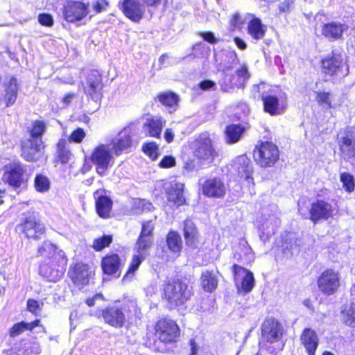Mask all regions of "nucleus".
<instances>
[{
	"instance_id": "f257e3e1",
	"label": "nucleus",
	"mask_w": 355,
	"mask_h": 355,
	"mask_svg": "<svg viewBox=\"0 0 355 355\" xmlns=\"http://www.w3.org/2000/svg\"><path fill=\"white\" fill-rule=\"evenodd\" d=\"M140 315L141 310L133 300L107 306L101 313L104 322L114 328H121L126 322L136 321Z\"/></svg>"
},
{
	"instance_id": "f03ea898",
	"label": "nucleus",
	"mask_w": 355,
	"mask_h": 355,
	"mask_svg": "<svg viewBox=\"0 0 355 355\" xmlns=\"http://www.w3.org/2000/svg\"><path fill=\"white\" fill-rule=\"evenodd\" d=\"M265 84L260 83L253 86V92L261 94V99L263 104V110L272 116L280 115L287 108V96L285 92L275 88L265 92Z\"/></svg>"
},
{
	"instance_id": "7ed1b4c3",
	"label": "nucleus",
	"mask_w": 355,
	"mask_h": 355,
	"mask_svg": "<svg viewBox=\"0 0 355 355\" xmlns=\"http://www.w3.org/2000/svg\"><path fill=\"white\" fill-rule=\"evenodd\" d=\"M163 297L166 300L170 309L185 304L191 297V291L189 286L181 280L169 281L163 287Z\"/></svg>"
},
{
	"instance_id": "20e7f679",
	"label": "nucleus",
	"mask_w": 355,
	"mask_h": 355,
	"mask_svg": "<svg viewBox=\"0 0 355 355\" xmlns=\"http://www.w3.org/2000/svg\"><path fill=\"white\" fill-rule=\"evenodd\" d=\"M340 157L352 164L355 163V127H347L337 136Z\"/></svg>"
},
{
	"instance_id": "39448f33",
	"label": "nucleus",
	"mask_w": 355,
	"mask_h": 355,
	"mask_svg": "<svg viewBox=\"0 0 355 355\" xmlns=\"http://www.w3.org/2000/svg\"><path fill=\"white\" fill-rule=\"evenodd\" d=\"M153 243V239L146 238L139 236L137 241L135 252L132 261L123 278L124 282L130 280L133 276L135 271L139 268L142 261L148 255V251L150 249Z\"/></svg>"
},
{
	"instance_id": "423d86ee",
	"label": "nucleus",
	"mask_w": 355,
	"mask_h": 355,
	"mask_svg": "<svg viewBox=\"0 0 355 355\" xmlns=\"http://www.w3.org/2000/svg\"><path fill=\"white\" fill-rule=\"evenodd\" d=\"M279 151L277 146L272 142L261 143L254 150V158L261 167H272L278 161Z\"/></svg>"
},
{
	"instance_id": "0eeeda50",
	"label": "nucleus",
	"mask_w": 355,
	"mask_h": 355,
	"mask_svg": "<svg viewBox=\"0 0 355 355\" xmlns=\"http://www.w3.org/2000/svg\"><path fill=\"white\" fill-rule=\"evenodd\" d=\"M341 276L339 272L333 269H326L317 279L319 291L324 295H334L340 286Z\"/></svg>"
},
{
	"instance_id": "6e6552de",
	"label": "nucleus",
	"mask_w": 355,
	"mask_h": 355,
	"mask_svg": "<svg viewBox=\"0 0 355 355\" xmlns=\"http://www.w3.org/2000/svg\"><path fill=\"white\" fill-rule=\"evenodd\" d=\"M107 144H101L93 151L91 160L101 176L106 175L107 170L114 164V159Z\"/></svg>"
},
{
	"instance_id": "1a4fd4ad",
	"label": "nucleus",
	"mask_w": 355,
	"mask_h": 355,
	"mask_svg": "<svg viewBox=\"0 0 355 355\" xmlns=\"http://www.w3.org/2000/svg\"><path fill=\"white\" fill-rule=\"evenodd\" d=\"M28 239L39 240L45 233V226L38 216L33 213L27 215L18 225Z\"/></svg>"
},
{
	"instance_id": "9d476101",
	"label": "nucleus",
	"mask_w": 355,
	"mask_h": 355,
	"mask_svg": "<svg viewBox=\"0 0 355 355\" xmlns=\"http://www.w3.org/2000/svg\"><path fill=\"white\" fill-rule=\"evenodd\" d=\"M193 155L201 162L207 164L214 160L217 156V153L208 135L202 134L199 137L196 141Z\"/></svg>"
},
{
	"instance_id": "9b49d317",
	"label": "nucleus",
	"mask_w": 355,
	"mask_h": 355,
	"mask_svg": "<svg viewBox=\"0 0 355 355\" xmlns=\"http://www.w3.org/2000/svg\"><path fill=\"white\" fill-rule=\"evenodd\" d=\"M322 69L323 73L329 76H345L348 73V67L342 55L334 53L322 59Z\"/></svg>"
},
{
	"instance_id": "f8f14e48",
	"label": "nucleus",
	"mask_w": 355,
	"mask_h": 355,
	"mask_svg": "<svg viewBox=\"0 0 355 355\" xmlns=\"http://www.w3.org/2000/svg\"><path fill=\"white\" fill-rule=\"evenodd\" d=\"M179 334L177 324L171 320L163 319L157 322L156 335L162 343H172L175 340Z\"/></svg>"
},
{
	"instance_id": "ddd939ff",
	"label": "nucleus",
	"mask_w": 355,
	"mask_h": 355,
	"mask_svg": "<svg viewBox=\"0 0 355 355\" xmlns=\"http://www.w3.org/2000/svg\"><path fill=\"white\" fill-rule=\"evenodd\" d=\"M119 6L124 15L134 22L139 21L146 12L145 6L138 0H122Z\"/></svg>"
},
{
	"instance_id": "4468645a",
	"label": "nucleus",
	"mask_w": 355,
	"mask_h": 355,
	"mask_svg": "<svg viewBox=\"0 0 355 355\" xmlns=\"http://www.w3.org/2000/svg\"><path fill=\"white\" fill-rule=\"evenodd\" d=\"M131 137L130 130L124 128L107 145L112 153L119 156L132 146V140Z\"/></svg>"
},
{
	"instance_id": "2eb2a0df",
	"label": "nucleus",
	"mask_w": 355,
	"mask_h": 355,
	"mask_svg": "<svg viewBox=\"0 0 355 355\" xmlns=\"http://www.w3.org/2000/svg\"><path fill=\"white\" fill-rule=\"evenodd\" d=\"M261 334L266 341L271 343H275L282 337L283 327L275 319L268 318L262 324Z\"/></svg>"
},
{
	"instance_id": "dca6fc26",
	"label": "nucleus",
	"mask_w": 355,
	"mask_h": 355,
	"mask_svg": "<svg viewBox=\"0 0 355 355\" xmlns=\"http://www.w3.org/2000/svg\"><path fill=\"white\" fill-rule=\"evenodd\" d=\"M89 13L88 7L81 1H71L64 8V18L69 22L80 21Z\"/></svg>"
},
{
	"instance_id": "f3484780",
	"label": "nucleus",
	"mask_w": 355,
	"mask_h": 355,
	"mask_svg": "<svg viewBox=\"0 0 355 355\" xmlns=\"http://www.w3.org/2000/svg\"><path fill=\"white\" fill-rule=\"evenodd\" d=\"M270 210L272 211V214H264L263 221L259 227L260 230L263 232V234H266L267 237L274 234L275 230L281 223L277 206L276 205H270Z\"/></svg>"
},
{
	"instance_id": "a211bd4d",
	"label": "nucleus",
	"mask_w": 355,
	"mask_h": 355,
	"mask_svg": "<svg viewBox=\"0 0 355 355\" xmlns=\"http://www.w3.org/2000/svg\"><path fill=\"white\" fill-rule=\"evenodd\" d=\"M333 211L331 204L322 200H317L311 204L309 218L313 223L327 220L332 216Z\"/></svg>"
},
{
	"instance_id": "6ab92c4d",
	"label": "nucleus",
	"mask_w": 355,
	"mask_h": 355,
	"mask_svg": "<svg viewBox=\"0 0 355 355\" xmlns=\"http://www.w3.org/2000/svg\"><path fill=\"white\" fill-rule=\"evenodd\" d=\"M44 148L41 138L28 139L21 146L22 156L27 161H36L42 154Z\"/></svg>"
},
{
	"instance_id": "aec40b11",
	"label": "nucleus",
	"mask_w": 355,
	"mask_h": 355,
	"mask_svg": "<svg viewBox=\"0 0 355 355\" xmlns=\"http://www.w3.org/2000/svg\"><path fill=\"white\" fill-rule=\"evenodd\" d=\"M103 89L102 78L97 71H91L87 78L85 92L89 95L94 101H98L101 98Z\"/></svg>"
},
{
	"instance_id": "412c9836",
	"label": "nucleus",
	"mask_w": 355,
	"mask_h": 355,
	"mask_svg": "<svg viewBox=\"0 0 355 355\" xmlns=\"http://www.w3.org/2000/svg\"><path fill=\"white\" fill-rule=\"evenodd\" d=\"M3 180L15 188L21 186L24 181V170L21 164L15 163L7 166L3 176Z\"/></svg>"
},
{
	"instance_id": "4be33fe9",
	"label": "nucleus",
	"mask_w": 355,
	"mask_h": 355,
	"mask_svg": "<svg viewBox=\"0 0 355 355\" xmlns=\"http://www.w3.org/2000/svg\"><path fill=\"white\" fill-rule=\"evenodd\" d=\"M37 254L41 257L48 258L49 260H52L53 262L60 263V266L67 264L64 252L58 250L57 247L50 241H44L39 248Z\"/></svg>"
},
{
	"instance_id": "5701e85b",
	"label": "nucleus",
	"mask_w": 355,
	"mask_h": 355,
	"mask_svg": "<svg viewBox=\"0 0 355 355\" xmlns=\"http://www.w3.org/2000/svg\"><path fill=\"white\" fill-rule=\"evenodd\" d=\"M60 263L53 262L52 260H46L40 267V273L50 282L59 280L64 275V266Z\"/></svg>"
},
{
	"instance_id": "b1692460",
	"label": "nucleus",
	"mask_w": 355,
	"mask_h": 355,
	"mask_svg": "<svg viewBox=\"0 0 355 355\" xmlns=\"http://www.w3.org/2000/svg\"><path fill=\"white\" fill-rule=\"evenodd\" d=\"M96 209L98 216L103 218L110 217L112 207V201L107 196L105 190L99 189L94 193Z\"/></svg>"
},
{
	"instance_id": "393cba45",
	"label": "nucleus",
	"mask_w": 355,
	"mask_h": 355,
	"mask_svg": "<svg viewBox=\"0 0 355 355\" xmlns=\"http://www.w3.org/2000/svg\"><path fill=\"white\" fill-rule=\"evenodd\" d=\"M232 268L236 283L238 284L239 279L242 278L241 290L245 293L250 292L254 286V279L252 272L236 264L233 265Z\"/></svg>"
},
{
	"instance_id": "a878e982",
	"label": "nucleus",
	"mask_w": 355,
	"mask_h": 355,
	"mask_svg": "<svg viewBox=\"0 0 355 355\" xmlns=\"http://www.w3.org/2000/svg\"><path fill=\"white\" fill-rule=\"evenodd\" d=\"M225 191V186L219 178H210L202 185V193L209 197L223 198Z\"/></svg>"
},
{
	"instance_id": "bb28decb",
	"label": "nucleus",
	"mask_w": 355,
	"mask_h": 355,
	"mask_svg": "<svg viewBox=\"0 0 355 355\" xmlns=\"http://www.w3.org/2000/svg\"><path fill=\"white\" fill-rule=\"evenodd\" d=\"M69 275L76 285L82 287L89 283L92 271L89 270L87 265L78 263L72 270L69 272Z\"/></svg>"
},
{
	"instance_id": "cd10ccee",
	"label": "nucleus",
	"mask_w": 355,
	"mask_h": 355,
	"mask_svg": "<svg viewBox=\"0 0 355 355\" xmlns=\"http://www.w3.org/2000/svg\"><path fill=\"white\" fill-rule=\"evenodd\" d=\"M348 30V26L340 22L333 21L323 24L322 34L329 41L339 40L344 32Z\"/></svg>"
},
{
	"instance_id": "c85d7f7f",
	"label": "nucleus",
	"mask_w": 355,
	"mask_h": 355,
	"mask_svg": "<svg viewBox=\"0 0 355 355\" xmlns=\"http://www.w3.org/2000/svg\"><path fill=\"white\" fill-rule=\"evenodd\" d=\"M3 87L4 92L3 101L6 107H10L15 103L18 95L19 87L17 78L12 77L8 80H6Z\"/></svg>"
},
{
	"instance_id": "c756f323",
	"label": "nucleus",
	"mask_w": 355,
	"mask_h": 355,
	"mask_svg": "<svg viewBox=\"0 0 355 355\" xmlns=\"http://www.w3.org/2000/svg\"><path fill=\"white\" fill-rule=\"evenodd\" d=\"M183 184L175 182H171L169 186L166 188L168 200L173 202L174 205L178 207L183 205L185 202V198L183 196Z\"/></svg>"
},
{
	"instance_id": "7c9ffc66",
	"label": "nucleus",
	"mask_w": 355,
	"mask_h": 355,
	"mask_svg": "<svg viewBox=\"0 0 355 355\" xmlns=\"http://www.w3.org/2000/svg\"><path fill=\"white\" fill-rule=\"evenodd\" d=\"M300 338L308 354L315 355V352L318 345V338L315 331L306 328L303 331Z\"/></svg>"
},
{
	"instance_id": "2f4dec72",
	"label": "nucleus",
	"mask_w": 355,
	"mask_h": 355,
	"mask_svg": "<svg viewBox=\"0 0 355 355\" xmlns=\"http://www.w3.org/2000/svg\"><path fill=\"white\" fill-rule=\"evenodd\" d=\"M13 350L17 355L39 354L41 352L40 344L35 340H23L16 345Z\"/></svg>"
},
{
	"instance_id": "473e14b6",
	"label": "nucleus",
	"mask_w": 355,
	"mask_h": 355,
	"mask_svg": "<svg viewBox=\"0 0 355 355\" xmlns=\"http://www.w3.org/2000/svg\"><path fill=\"white\" fill-rule=\"evenodd\" d=\"M101 265L104 273L114 275L120 270L123 263L117 254H113L104 257Z\"/></svg>"
},
{
	"instance_id": "72a5a7b5",
	"label": "nucleus",
	"mask_w": 355,
	"mask_h": 355,
	"mask_svg": "<svg viewBox=\"0 0 355 355\" xmlns=\"http://www.w3.org/2000/svg\"><path fill=\"white\" fill-rule=\"evenodd\" d=\"M233 166L241 178L245 180L251 178L252 167L250 164V160L246 156L241 155L236 157Z\"/></svg>"
},
{
	"instance_id": "f704fd0d",
	"label": "nucleus",
	"mask_w": 355,
	"mask_h": 355,
	"mask_svg": "<svg viewBox=\"0 0 355 355\" xmlns=\"http://www.w3.org/2000/svg\"><path fill=\"white\" fill-rule=\"evenodd\" d=\"M165 123V120L161 118L149 119L144 124L143 130L150 137H159Z\"/></svg>"
},
{
	"instance_id": "c9c22d12",
	"label": "nucleus",
	"mask_w": 355,
	"mask_h": 355,
	"mask_svg": "<svg viewBox=\"0 0 355 355\" xmlns=\"http://www.w3.org/2000/svg\"><path fill=\"white\" fill-rule=\"evenodd\" d=\"M220 70L223 72V77L218 83L223 92H230L236 87V77L231 76L229 73L232 70V67L221 66Z\"/></svg>"
},
{
	"instance_id": "e433bc0d",
	"label": "nucleus",
	"mask_w": 355,
	"mask_h": 355,
	"mask_svg": "<svg viewBox=\"0 0 355 355\" xmlns=\"http://www.w3.org/2000/svg\"><path fill=\"white\" fill-rule=\"evenodd\" d=\"M184 236L187 245L196 247L198 241V232L195 224L191 220H186L184 223Z\"/></svg>"
},
{
	"instance_id": "4c0bfd02",
	"label": "nucleus",
	"mask_w": 355,
	"mask_h": 355,
	"mask_svg": "<svg viewBox=\"0 0 355 355\" xmlns=\"http://www.w3.org/2000/svg\"><path fill=\"white\" fill-rule=\"evenodd\" d=\"M266 31V26L262 24L261 20L258 18H253L248 23V34L254 40L262 39L265 35Z\"/></svg>"
},
{
	"instance_id": "58836bf2",
	"label": "nucleus",
	"mask_w": 355,
	"mask_h": 355,
	"mask_svg": "<svg viewBox=\"0 0 355 355\" xmlns=\"http://www.w3.org/2000/svg\"><path fill=\"white\" fill-rule=\"evenodd\" d=\"M234 258L245 263L250 262L253 259L252 249L247 241L243 240L239 243V250L236 251Z\"/></svg>"
},
{
	"instance_id": "ea45409f",
	"label": "nucleus",
	"mask_w": 355,
	"mask_h": 355,
	"mask_svg": "<svg viewBox=\"0 0 355 355\" xmlns=\"http://www.w3.org/2000/svg\"><path fill=\"white\" fill-rule=\"evenodd\" d=\"M244 132V128L240 125H230L226 128V141L229 144L237 142Z\"/></svg>"
},
{
	"instance_id": "a19ab883",
	"label": "nucleus",
	"mask_w": 355,
	"mask_h": 355,
	"mask_svg": "<svg viewBox=\"0 0 355 355\" xmlns=\"http://www.w3.org/2000/svg\"><path fill=\"white\" fill-rule=\"evenodd\" d=\"M157 98L163 105L168 107L177 106L179 101V96L172 92H162Z\"/></svg>"
},
{
	"instance_id": "79ce46f5",
	"label": "nucleus",
	"mask_w": 355,
	"mask_h": 355,
	"mask_svg": "<svg viewBox=\"0 0 355 355\" xmlns=\"http://www.w3.org/2000/svg\"><path fill=\"white\" fill-rule=\"evenodd\" d=\"M202 288L207 292L214 291L218 285V280L215 275L209 271L202 272L201 275Z\"/></svg>"
},
{
	"instance_id": "37998d69",
	"label": "nucleus",
	"mask_w": 355,
	"mask_h": 355,
	"mask_svg": "<svg viewBox=\"0 0 355 355\" xmlns=\"http://www.w3.org/2000/svg\"><path fill=\"white\" fill-rule=\"evenodd\" d=\"M40 320H36L32 322H19L15 324L10 330V336L12 337L17 336L25 330H32L35 327L38 326Z\"/></svg>"
},
{
	"instance_id": "c03bdc74",
	"label": "nucleus",
	"mask_w": 355,
	"mask_h": 355,
	"mask_svg": "<svg viewBox=\"0 0 355 355\" xmlns=\"http://www.w3.org/2000/svg\"><path fill=\"white\" fill-rule=\"evenodd\" d=\"M342 317L347 325L355 327V304L345 306L342 311Z\"/></svg>"
},
{
	"instance_id": "a18cd8bd",
	"label": "nucleus",
	"mask_w": 355,
	"mask_h": 355,
	"mask_svg": "<svg viewBox=\"0 0 355 355\" xmlns=\"http://www.w3.org/2000/svg\"><path fill=\"white\" fill-rule=\"evenodd\" d=\"M167 245L173 252H179L182 248V241L180 235L175 232H171L167 236Z\"/></svg>"
},
{
	"instance_id": "49530a36",
	"label": "nucleus",
	"mask_w": 355,
	"mask_h": 355,
	"mask_svg": "<svg viewBox=\"0 0 355 355\" xmlns=\"http://www.w3.org/2000/svg\"><path fill=\"white\" fill-rule=\"evenodd\" d=\"M46 130V124L43 121L37 120L33 123L30 130L31 139L41 138Z\"/></svg>"
},
{
	"instance_id": "de8ad7c7",
	"label": "nucleus",
	"mask_w": 355,
	"mask_h": 355,
	"mask_svg": "<svg viewBox=\"0 0 355 355\" xmlns=\"http://www.w3.org/2000/svg\"><path fill=\"white\" fill-rule=\"evenodd\" d=\"M236 87L240 88L244 87L246 81L250 78V73L248 72V67L243 64L240 69L236 71Z\"/></svg>"
},
{
	"instance_id": "09e8293b",
	"label": "nucleus",
	"mask_w": 355,
	"mask_h": 355,
	"mask_svg": "<svg viewBox=\"0 0 355 355\" xmlns=\"http://www.w3.org/2000/svg\"><path fill=\"white\" fill-rule=\"evenodd\" d=\"M35 187L39 192L47 191L50 187V182L46 176L37 175L35 178Z\"/></svg>"
},
{
	"instance_id": "8fccbe9b",
	"label": "nucleus",
	"mask_w": 355,
	"mask_h": 355,
	"mask_svg": "<svg viewBox=\"0 0 355 355\" xmlns=\"http://www.w3.org/2000/svg\"><path fill=\"white\" fill-rule=\"evenodd\" d=\"M340 181L345 189L348 192H352L355 187V180L352 175L348 173L340 174Z\"/></svg>"
},
{
	"instance_id": "3c124183",
	"label": "nucleus",
	"mask_w": 355,
	"mask_h": 355,
	"mask_svg": "<svg viewBox=\"0 0 355 355\" xmlns=\"http://www.w3.org/2000/svg\"><path fill=\"white\" fill-rule=\"evenodd\" d=\"M112 241V236L104 235L102 237L96 239L94 241L92 246L96 251H100V250H103V248H105V247L109 246V245L111 243Z\"/></svg>"
},
{
	"instance_id": "603ef678",
	"label": "nucleus",
	"mask_w": 355,
	"mask_h": 355,
	"mask_svg": "<svg viewBox=\"0 0 355 355\" xmlns=\"http://www.w3.org/2000/svg\"><path fill=\"white\" fill-rule=\"evenodd\" d=\"M134 208L137 213L151 211L153 209L152 203L144 199H136L134 201Z\"/></svg>"
},
{
	"instance_id": "864d4df0",
	"label": "nucleus",
	"mask_w": 355,
	"mask_h": 355,
	"mask_svg": "<svg viewBox=\"0 0 355 355\" xmlns=\"http://www.w3.org/2000/svg\"><path fill=\"white\" fill-rule=\"evenodd\" d=\"M141 231L139 234L140 236L153 239V232L154 230V223L151 220L144 221L141 223Z\"/></svg>"
},
{
	"instance_id": "5fc2aeb1",
	"label": "nucleus",
	"mask_w": 355,
	"mask_h": 355,
	"mask_svg": "<svg viewBox=\"0 0 355 355\" xmlns=\"http://www.w3.org/2000/svg\"><path fill=\"white\" fill-rule=\"evenodd\" d=\"M143 150L153 160L158 157V147L155 143L151 142L145 144L143 146Z\"/></svg>"
},
{
	"instance_id": "6e6d98bb",
	"label": "nucleus",
	"mask_w": 355,
	"mask_h": 355,
	"mask_svg": "<svg viewBox=\"0 0 355 355\" xmlns=\"http://www.w3.org/2000/svg\"><path fill=\"white\" fill-rule=\"evenodd\" d=\"M329 96L330 94L327 92H316V101L320 105L325 106L326 108H330L331 104Z\"/></svg>"
},
{
	"instance_id": "4d7b16f0",
	"label": "nucleus",
	"mask_w": 355,
	"mask_h": 355,
	"mask_svg": "<svg viewBox=\"0 0 355 355\" xmlns=\"http://www.w3.org/2000/svg\"><path fill=\"white\" fill-rule=\"evenodd\" d=\"M85 133L82 128H77L71 133L69 141L80 143L85 138Z\"/></svg>"
},
{
	"instance_id": "13d9d810",
	"label": "nucleus",
	"mask_w": 355,
	"mask_h": 355,
	"mask_svg": "<svg viewBox=\"0 0 355 355\" xmlns=\"http://www.w3.org/2000/svg\"><path fill=\"white\" fill-rule=\"evenodd\" d=\"M39 22L46 26H52L53 24V19L50 14L42 13L38 16Z\"/></svg>"
},
{
	"instance_id": "bf43d9fd",
	"label": "nucleus",
	"mask_w": 355,
	"mask_h": 355,
	"mask_svg": "<svg viewBox=\"0 0 355 355\" xmlns=\"http://www.w3.org/2000/svg\"><path fill=\"white\" fill-rule=\"evenodd\" d=\"M71 153L64 148H60L58 150V159L62 164H66L69 160Z\"/></svg>"
},
{
	"instance_id": "052dcab7",
	"label": "nucleus",
	"mask_w": 355,
	"mask_h": 355,
	"mask_svg": "<svg viewBox=\"0 0 355 355\" xmlns=\"http://www.w3.org/2000/svg\"><path fill=\"white\" fill-rule=\"evenodd\" d=\"M107 6L108 3L105 0H96L92 3V8L97 13L105 10Z\"/></svg>"
},
{
	"instance_id": "680f3d73",
	"label": "nucleus",
	"mask_w": 355,
	"mask_h": 355,
	"mask_svg": "<svg viewBox=\"0 0 355 355\" xmlns=\"http://www.w3.org/2000/svg\"><path fill=\"white\" fill-rule=\"evenodd\" d=\"M27 309L33 313H37L41 309V305L37 300L29 299L27 301Z\"/></svg>"
},
{
	"instance_id": "e2e57ef3",
	"label": "nucleus",
	"mask_w": 355,
	"mask_h": 355,
	"mask_svg": "<svg viewBox=\"0 0 355 355\" xmlns=\"http://www.w3.org/2000/svg\"><path fill=\"white\" fill-rule=\"evenodd\" d=\"M175 164V159L173 157L168 155L163 157L159 162V166L162 168H170Z\"/></svg>"
},
{
	"instance_id": "0e129e2a",
	"label": "nucleus",
	"mask_w": 355,
	"mask_h": 355,
	"mask_svg": "<svg viewBox=\"0 0 355 355\" xmlns=\"http://www.w3.org/2000/svg\"><path fill=\"white\" fill-rule=\"evenodd\" d=\"M293 7V0H284L279 6V11L282 12H290Z\"/></svg>"
},
{
	"instance_id": "69168bd1",
	"label": "nucleus",
	"mask_w": 355,
	"mask_h": 355,
	"mask_svg": "<svg viewBox=\"0 0 355 355\" xmlns=\"http://www.w3.org/2000/svg\"><path fill=\"white\" fill-rule=\"evenodd\" d=\"M200 87L202 90H207V89H216V83L211 80H203L200 83Z\"/></svg>"
},
{
	"instance_id": "338daca9",
	"label": "nucleus",
	"mask_w": 355,
	"mask_h": 355,
	"mask_svg": "<svg viewBox=\"0 0 355 355\" xmlns=\"http://www.w3.org/2000/svg\"><path fill=\"white\" fill-rule=\"evenodd\" d=\"M201 35L205 41L211 44H216L218 42V40L211 32L203 33Z\"/></svg>"
},
{
	"instance_id": "774afa93",
	"label": "nucleus",
	"mask_w": 355,
	"mask_h": 355,
	"mask_svg": "<svg viewBox=\"0 0 355 355\" xmlns=\"http://www.w3.org/2000/svg\"><path fill=\"white\" fill-rule=\"evenodd\" d=\"M74 97L75 94L73 93H69L64 97L62 98V102L64 105V106H67L71 103Z\"/></svg>"
}]
</instances>
